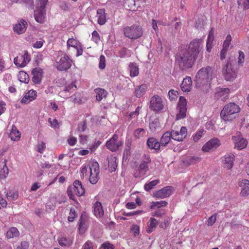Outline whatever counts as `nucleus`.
I'll return each mask as SVG.
<instances>
[{
    "label": "nucleus",
    "mask_w": 249,
    "mask_h": 249,
    "mask_svg": "<svg viewBox=\"0 0 249 249\" xmlns=\"http://www.w3.org/2000/svg\"><path fill=\"white\" fill-rule=\"evenodd\" d=\"M86 218L82 216L80 219L79 225V231L80 233H84L86 230Z\"/></svg>",
    "instance_id": "37998d69"
},
{
    "label": "nucleus",
    "mask_w": 249,
    "mask_h": 249,
    "mask_svg": "<svg viewBox=\"0 0 249 249\" xmlns=\"http://www.w3.org/2000/svg\"><path fill=\"white\" fill-rule=\"evenodd\" d=\"M170 132L172 139L178 142L183 141L187 135V128L184 126L181 127L179 131L172 130Z\"/></svg>",
    "instance_id": "4468645a"
},
{
    "label": "nucleus",
    "mask_w": 249,
    "mask_h": 249,
    "mask_svg": "<svg viewBox=\"0 0 249 249\" xmlns=\"http://www.w3.org/2000/svg\"><path fill=\"white\" fill-rule=\"evenodd\" d=\"M19 231L15 227L11 228L7 231L6 237L8 239L13 238L19 235Z\"/></svg>",
    "instance_id": "58836bf2"
},
{
    "label": "nucleus",
    "mask_w": 249,
    "mask_h": 249,
    "mask_svg": "<svg viewBox=\"0 0 249 249\" xmlns=\"http://www.w3.org/2000/svg\"><path fill=\"white\" fill-rule=\"evenodd\" d=\"M48 122L50 124L52 128L54 129L58 128V122L56 119L52 120L51 118H50L48 119Z\"/></svg>",
    "instance_id": "bf43d9fd"
},
{
    "label": "nucleus",
    "mask_w": 249,
    "mask_h": 249,
    "mask_svg": "<svg viewBox=\"0 0 249 249\" xmlns=\"http://www.w3.org/2000/svg\"><path fill=\"white\" fill-rule=\"evenodd\" d=\"M55 198L54 197L50 198L49 202L46 203V209L50 211L53 210L55 207Z\"/></svg>",
    "instance_id": "603ef678"
},
{
    "label": "nucleus",
    "mask_w": 249,
    "mask_h": 249,
    "mask_svg": "<svg viewBox=\"0 0 249 249\" xmlns=\"http://www.w3.org/2000/svg\"><path fill=\"white\" fill-rule=\"evenodd\" d=\"M29 247V243L27 241H22L20 245L18 246L16 249H27Z\"/></svg>",
    "instance_id": "774afa93"
},
{
    "label": "nucleus",
    "mask_w": 249,
    "mask_h": 249,
    "mask_svg": "<svg viewBox=\"0 0 249 249\" xmlns=\"http://www.w3.org/2000/svg\"><path fill=\"white\" fill-rule=\"evenodd\" d=\"M203 40L202 39H195L189 44L188 49H186L189 51L191 55L197 59L198 54L202 49Z\"/></svg>",
    "instance_id": "1a4fd4ad"
},
{
    "label": "nucleus",
    "mask_w": 249,
    "mask_h": 249,
    "mask_svg": "<svg viewBox=\"0 0 249 249\" xmlns=\"http://www.w3.org/2000/svg\"><path fill=\"white\" fill-rule=\"evenodd\" d=\"M200 161V158L195 156H188L184 157L182 160L183 163L185 166L196 164Z\"/></svg>",
    "instance_id": "a878e982"
},
{
    "label": "nucleus",
    "mask_w": 249,
    "mask_h": 249,
    "mask_svg": "<svg viewBox=\"0 0 249 249\" xmlns=\"http://www.w3.org/2000/svg\"><path fill=\"white\" fill-rule=\"evenodd\" d=\"M142 211H133L129 213H125L124 215L126 216H131L133 215H138L141 214L142 213Z\"/></svg>",
    "instance_id": "338daca9"
},
{
    "label": "nucleus",
    "mask_w": 249,
    "mask_h": 249,
    "mask_svg": "<svg viewBox=\"0 0 249 249\" xmlns=\"http://www.w3.org/2000/svg\"><path fill=\"white\" fill-rule=\"evenodd\" d=\"M204 132V129H199L196 133L193 135V139L195 142H197L202 136L203 133Z\"/></svg>",
    "instance_id": "4d7b16f0"
},
{
    "label": "nucleus",
    "mask_w": 249,
    "mask_h": 249,
    "mask_svg": "<svg viewBox=\"0 0 249 249\" xmlns=\"http://www.w3.org/2000/svg\"><path fill=\"white\" fill-rule=\"evenodd\" d=\"M160 127V124L157 118L154 119L149 124V128L152 132H155Z\"/></svg>",
    "instance_id": "79ce46f5"
},
{
    "label": "nucleus",
    "mask_w": 249,
    "mask_h": 249,
    "mask_svg": "<svg viewBox=\"0 0 249 249\" xmlns=\"http://www.w3.org/2000/svg\"><path fill=\"white\" fill-rule=\"evenodd\" d=\"M220 144V142L217 138H213L209 140L202 146V150L204 152H209L217 148Z\"/></svg>",
    "instance_id": "2eb2a0df"
},
{
    "label": "nucleus",
    "mask_w": 249,
    "mask_h": 249,
    "mask_svg": "<svg viewBox=\"0 0 249 249\" xmlns=\"http://www.w3.org/2000/svg\"><path fill=\"white\" fill-rule=\"evenodd\" d=\"M229 92L230 90L229 89L218 88L216 89L215 97L221 99L222 101H225L228 98L229 95Z\"/></svg>",
    "instance_id": "5701e85b"
},
{
    "label": "nucleus",
    "mask_w": 249,
    "mask_h": 249,
    "mask_svg": "<svg viewBox=\"0 0 249 249\" xmlns=\"http://www.w3.org/2000/svg\"><path fill=\"white\" fill-rule=\"evenodd\" d=\"M214 39V31L213 28H211L209 31L208 36L207 37L206 43V50L207 51L210 53L212 48V43Z\"/></svg>",
    "instance_id": "72a5a7b5"
},
{
    "label": "nucleus",
    "mask_w": 249,
    "mask_h": 249,
    "mask_svg": "<svg viewBox=\"0 0 249 249\" xmlns=\"http://www.w3.org/2000/svg\"><path fill=\"white\" fill-rule=\"evenodd\" d=\"M172 139V134L170 131H167L161 136L160 140V144L161 146H165Z\"/></svg>",
    "instance_id": "473e14b6"
},
{
    "label": "nucleus",
    "mask_w": 249,
    "mask_h": 249,
    "mask_svg": "<svg viewBox=\"0 0 249 249\" xmlns=\"http://www.w3.org/2000/svg\"><path fill=\"white\" fill-rule=\"evenodd\" d=\"M178 92L173 89L170 90L168 92L169 98L170 100H175L177 98Z\"/></svg>",
    "instance_id": "13d9d810"
},
{
    "label": "nucleus",
    "mask_w": 249,
    "mask_h": 249,
    "mask_svg": "<svg viewBox=\"0 0 249 249\" xmlns=\"http://www.w3.org/2000/svg\"><path fill=\"white\" fill-rule=\"evenodd\" d=\"M232 140L235 147L239 150H242L247 146L248 141L240 135L232 136Z\"/></svg>",
    "instance_id": "dca6fc26"
},
{
    "label": "nucleus",
    "mask_w": 249,
    "mask_h": 249,
    "mask_svg": "<svg viewBox=\"0 0 249 249\" xmlns=\"http://www.w3.org/2000/svg\"><path fill=\"white\" fill-rule=\"evenodd\" d=\"M72 63L68 55L61 53L56 59L55 67L59 71H67L71 67Z\"/></svg>",
    "instance_id": "423d86ee"
},
{
    "label": "nucleus",
    "mask_w": 249,
    "mask_h": 249,
    "mask_svg": "<svg viewBox=\"0 0 249 249\" xmlns=\"http://www.w3.org/2000/svg\"><path fill=\"white\" fill-rule=\"evenodd\" d=\"M32 80L35 84H39L42 78V70L38 68H36L32 70Z\"/></svg>",
    "instance_id": "cd10ccee"
},
{
    "label": "nucleus",
    "mask_w": 249,
    "mask_h": 249,
    "mask_svg": "<svg viewBox=\"0 0 249 249\" xmlns=\"http://www.w3.org/2000/svg\"><path fill=\"white\" fill-rule=\"evenodd\" d=\"M213 71L210 66L202 68L197 72L196 76V86L198 88L207 89L210 87V82L213 78Z\"/></svg>",
    "instance_id": "f03ea898"
},
{
    "label": "nucleus",
    "mask_w": 249,
    "mask_h": 249,
    "mask_svg": "<svg viewBox=\"0 0 249 249\" xmlns=\"http://www.w3.org/2000/svg\"><path fill=\"white\" fill-rule=\"evenodd\" d=\"M9 137L14 141H18L20 138V133L16 126H13L10 132Z\"/></svg>",
    "instance_id": "e433bc0d"
},
{
    "label": "nucleus",
    "mask_w": 249,
    "mask_h": 249,
    "mask_svg": "<svg viewBox=\"0 0 249 249\" xmlns=\"http://www.w3.org/2000/svg\"><path fill=\"white\" fill-rule=\"evenodd\" d=\"M19 80L24 83H28L29 81V76L25 71H21L18 75Z\"/></svg>",
    "instance_id": "a18cd8bd"
},
{
    "label": "nucleus",
    "mask_w": 249,
    "mask_h": 249,
    "mask_svg": "<svg viewBox=\"0 0 249 249\" xmlns=\"http://www.w3.org/2000/svg\"><path fill=\"white\" fill-rule=\"evenodd\" d=\"M124 36L131 40H135L141 37L143 35L142 27L137 24L125 27L123 29Z\"/></svg>",
    "instance_id": "39448f33"
},
{
    "label": "nucleus",
    "mask_w": 249,
    "mask_h": 249,
    "mask_svg": "<svg viewBox=\"0 0 249 249\" xmlns=\"http://www.w3.org/2000/svg\"><path fill=\"white\" fill-rule=\"evenodd\" d=\"M124 6L129 10H134L135 7V0H126L124 3Z\"/></svg>",
    "instance_id": "49530a36"
},
{
    "label": "nucleus",
    "mask_w": 249,
    "mask_h": 249,
    "mask_svg": "<svg viewBox=\"0 0 249 249\" xmlns=\"http://www.w3.org/2000/svg\"><path fill=\"white\" fill-rule=\"evenodd\" d=\"M7 199L10 201H13L18 198V193L16 191H10L7 192H5Z\"/></svg>",
    "instance_id": "c03bdc74"
},
{
    "label": "nucleus",
    "mask_w": 249,
    "mask_h": 249,
    "mask_svg": "<svg viewBox=\"0 0 249 249\" xmlns=\"http://www.w3.org/2000/svg\"><path fill=\"white\" fill-rule=\"evenodd\" d=\"M159 221L153 217H151L147 223L146 232L148 233H150L154 231L158 225Z\"/></svg>",
    "instance_id": "bb28decb"
},
{
    "label": "nucleus",
    "mask_w": 249,
    "mask_h": 249,
    "mask_svg": "<svg viewBox=\"0 0 249 249\" xmlns=\"http://www.w3.org/2000/svg\"><path fill=\"white\" fill-rule=\"evenodd\" d=\"M92 39L95 43H98L100 41V36L96 31H94L92 33Z\"/></svg>",
    "instance_id": "e2e57ef3"
},
{
    "label": "nucleus",
    "mask_w": 249,
    "mask_h": 249,
    "mask_svg": "<svg viewBox=\"0 0 249 249\" xmlns=\"http://www.w3.org/2000/svg\"><path fill=\"white\" fill-rule=\"evenodd\" d=\"M231 40V36L230 35H228L226 36V39L225 40L223 44V47L228 49Z\"/></svg>",
    "instance_id": "052dcab7"
},
{
    "label": "nucleus",
    "mask_w": 249,
    "mask_h": 249,
    "mask_svg": "<svg viewBox=\"0 0 249 249\" xmlns=\"http://www.w3.org/2000/svg\"><path fill=\"white\" fill-rule=\"evenodd\" d=\"M192 86V79L190 77L187 76L183 79L180 88L183 91L188 92L191 90Z\"/></svg>",
    "instance_id": "393cba45"
},
{
    "label": "nucleus",
    "mask_w": 249,
    "mask_h": 249,
    "mask_svg": "<svg viewBox=\"0 0 249 249\" xmlns=\"http://www.w3.org/2000/svg\"><path fill=\"white\" fill-rule=\"evenodd\" d=\"M106 67V59L104 55H101L100 57V62L99 67L100 69H104Z\"/></svg>",
    "instance_id": "680f3d73"
},
{
    "label": "nucleus",
    "mask_w": 249,
    "mask_h": 249,
    "mask_svg": "<svg viewBox=\"0 0 249 249\" xmlns=\"http://www.w3.org/2000/svg\"><path fill=\"white\" fill-rule=\"evenodd\" d=\"M173 187H165L154 193V196L157 198H163L169 196L172 194Z\"/></svg>",
    "instance_id": "a211bd4d"
},
{
    "label": "nucleus",
    "mask_w": 249,
    "mask_h": 249,
    "mask_svg": "<svg viewBox=\"0 0 249 249\" xmlns=\"http://www.w3.org/2000/svg\"><path fill=\"white\" fill-rule=\"evenodd\" d=\"M77 89L76 86L74 83H71L65 87L64 91L65 92H72L75 91Z\"/></svg>",
    "instance_id": "6e6d98bb"
},
{
    "label": "nucleus",
    "mask_w": 249,
    "mask_h": 249,
    "mask_svg": "<svg viewBox=\"0 0 249 249\" xmlns=\"http://www.w3.org/2000/svg\"><path fill=\"white\" fill-rule=\"evenodd\" d=\"M216 219V216L215 214L212 215L211 216H210L208 221H207V225L208 226H212L213 225L214 223L215 222Z\"/></svg>",
    "instance_id": "69168bd1"
},
{
    "label": "nucleus",
    "mask_w": 249,
    "mask_h": 249,
    "mask_svg": "<svg viewBox=\"0 0 249 249\" xmlns=\"http://www.w3.org/2000/svg\"><path fill=\"white\" fill-rule=\"evenodd\" d=\"M222 74L227 81H232L237 76V70L230 60L223 67Z\"/></svg>",
    "instance_id": "6e6552de"
},
{
    "label": "nucleus",
    "mask_w": 249,
    "mask_h": 249,
    "mask_svg": "<svg viewBox=\"0 0 249 249\" xmlns=\"http://www.w3.org/2000/svg\"><path fill=\"white\" fill-rule=\"evenodd\" d=\"M128 69L130 71V74L131 77H135L139 74V68L135 63H130L129 65Z\"/></svg>",
    "instance_id": "4c0bfd02"
},
{
    "label": "nucleus",
    "mask_w": 249,
    "mask_h": 249,
    "mask_svg": "<svg viewBox=\"0 0 249 249\" xmlns=\"http://www.w3.org/2000/svg\"><path fill=\"white\" fill-rule=\"evenodd\" d=\"M234 159V155H225L222 158V161L224 167L228 169H231L233 166Z\"/></svg>",
    "instance_id": "aec40b11"
},
{
    "label": "nucleus",
    "mask_w": 249,
    "mask_h": 249,
    "mask_svg": "<svg viewBox=\"0 0 249 249\" xmlns=\"http://www.w3.org/2000/svg\"><path fill=\"white\" fill-rule=\"evenodd\" d=\"M147 145L150 149L156 150H160L161 146L160 142L153 137L148 139Z\"/></svg>",
    "instance_id": "7c9ffc66"
},
{
    "label": "nucleus",
    "mask_w": 249,
    "mask_h": 249,
    "mask_svg": "<svg viewBox=\"0 0 249 249\" xmlns=\"http://www.w3.org/2000/svg\"><path fill=\"white\" fill-rule=\"evenodd\" d=\"M196 59L187 50H181L177 54L176 62L181 71H186L192 67Z\"/></svg>",
    "instance_id": "f257e3e1"
},
{
    "label": "nucleus",
    "mask_w": 249,
    "mask_h": 249,
    "mask_svg": "<svg viewBox=\"0 0 249 249\" xmlns=\"http://www.w3.org/2000/svg\"><path fill=\"white\" fill-rule=\"evenodd\" d=\"M108 162V168L111 172L114 171L117 167V159L115 157L110 156L107 158Z\"/></svg>",
    "instance_id": "c9c22d12"
},
{
    "label": "nucleus",
    "mask_w": 249,
    "mask_h": 249,
    "mask_svg": "<svg viewBox=\"0 0 249 249\" xmlns=\"http://www.w3.org/2000/svg\"><path fill=\"white\" fill-rule=\"evenodd\" d=\"M80 44L79 41L73 38H69L67 42V45L68 48L72 47L75 48Z\"/></svg>",
    "instance_id": "3c124183"
},
{
    "label": "nucleus",
    "mask_w": 249,
    "mask_h": 249,
    "mask_svg": "<svg viewBox=\"0 0 249 249\" xmlns=\"http://www.w3.org/2000/svg\"><path fill=\"white\" fill-rule=\"evenodd\" d=\"M132 232L134 236H137L140 233V227L137 225H133L131 227Z\"/></svg>",
    "instance_id": "0e129e2a"
},
{
    "label": "nucleus",
    "mask_w": 249,
    "mask_h": 249,
    "mask_svg": "<svg viewBox=\"0 0 249 249\" xmlns=\"http://www.w3.org/2000/svg\"><path fill=\"white\" fill-rule=\"evenodd\" d=\"M150 108L155 111H159L163 108V104L161 98L159 95H154L150 100Z\"/></svg>",
    "instance_id": "ddd939ff"
},
{
    "label": "nucleus",
    "mask_w": 249,
    "mask_h": 249,
    "mask_svg": "<svg viewBox=\"0 0 249 249\" xmlns=\"http://www.w3.org/2000/svg\"><path fill=\"white\" fill-rule=\"evenodd\" d=\"M67 193L69 198L74 200L75 196H80L85 194V189L81 182L76 180L74 181L72 185L68 188Z\"/></svg>",
    "instance_id": "0eeeda50"
},
{
    "label": "nucleus",
    "mask_w": 249,
    "mask_h": 249,
    "mask_svg": "<svg viewBox=\"0 0 249 249\" xmlns=\"http://www.w3.org/2000/svg\"><path fill=\"white\" fill-rule=\"evenodd\" d=\"M93 211L95 215L97 217H102L104 215V211L101 202L96 201L93 206Z\"/></svg>",
    "instance_id": "2f4dec72"
},
{
    "label": "nucleus",
    "mask_w": 249,
    "mask_h": 249,
    "mask_svg": "<svg viewBox=\"0 0 249 249\" xmlns=\"http://www.w3.org/2000/svg\"><path fill=\"white\" fill-rule=\"evenodd\" d=\"M186 105L187 102L186 99L182 96H180L177 107V109L178 110V112L177 114V120L181 119L186 116V111L187 110Z\"/></svg>",
    "instance_id": "f8f14e48"
},
{
    "label": "nucleus",
    "mask_w": 249,
    "mask_h": 249,
    "mask_svg": "<svg viewBox=\"0 0 249 249\" xmlns=\"http://www.w3.org/2000/svg\"><path fill=\"white\" fill-rule=\"evenodd\" d=\"M59 244L61 246H70L72 243L71 238L62 237L58 239Z\"/></svg>",
    "instance_id": "a19ab883"
},
{
    "label": "nucleus",
    "mask_w": 249,
    "mask_h": 249,
    "mask_svg": "<svg viewBox=\"0 0 249 249\" xmlns=\"http://www.w3.org/2000/svg\"><path fill=\"white\" fill-rule=\"evenodd\" d=\"M6 160H4L3 161H1L0 162V167L1 169L0 170V178L4 179L8 176L9 173V170L6 165Z\"/></svg>",
    "instance_id": "c756f323"
},
{
    "label": "nucleus",
    "mask_w": 249,
    "mask_h": 249,
    "mask_svg": "<svg viewBox=\"0 0 249 249\" xmlns=\"http://www.w3.org/2000/svg\"><path fill=\"white\" fill-rule=\"evenodd\" d=\"M242 188L241 194L243 196H247L249 195V180L248 179H242L239 184Z\"/></svg>",
    "instance_id": "c85d7f7f"
},
{
    "label": "nucleus",
    "mask_w": 249,
    "mask_h": 249,
    "mask_svg": "<svg viewBox=\"0 0 249 249\" xmlns=\"http://www.w3.org/2000/svg\"><path fill=\"white\" fill-rule=\"evenodd\" d=\"M159 182L160 180L159 179L152 180L144 185V189L146 191H149Z\"/></svg>",
    "instance_id": "8fccbe9b"
},
{
    "label": "nucleus",
    "mask_w": 249,
    "mask_h": 249,
    "mask_svg": "<svg viewBox=\"0 0 249 249\" xmlns=\"http://www.w3.org/2000/svg\"><path fill=\"white\" fill-rule=\"evenodd\" d=\"M48 0H36V8L45 9Z\"/></svg>",
    "instance_id": "5fc2aeb1"
},
{
    "label": "nucleus",
    "mask_w": 249,
    "mask_h": 249,
    "mask_svg": "<svg viewBox=\"0 0 249 249\" xmlns=\"http://www.w3.org/2000/svg\"><path fill=\"white\" fill-rule=\"evenodd\" d=\"M37 96L36 91L34 90H30L28 92L26 93L24 97L21 99V103L24 104H28L30 102L34 100Z\"/></svg>",
    "instance_id": "b1692460"
},
{
    "label": "nucleus",
    "mask_w": 249,
    "mask_h": 249,
    "mask_svg": "<svg viewBox=\"0 0 249 249\" xmlns=\"http://www.w3.org/2000/svg\"><path fill=\"white\" fill-rule=\"evenodd\" d=\"M122 144V142L119 140L118 136L116 134H114L106 142L107 148L111 151H117Z\"/></svg>",
    "instance_id": "9d476101"
},
{
    "label": "nucleus",
    "mask_w": 249,
    "mask_h": 249,
    "mask_svg": "<svg viewBox=\"0 0 249 249\" xmlns=\"http://www.w3.org/2000/svg\"><path fill=\"white\" fill-rule=\"evenodd\" d=\"M81 173L84 177L89 178L91 184H95L100 178L99 165L96 161H90L88 165H83Z\"/></svg>",
    "instance_id": "7ed1b4c3"
},
{
    "label": "nucleus",
    "mask_w": 249,
    "mask_h": 249,
    "mask_svg": "<svg viewBox=\"0 0 249 249\" xmlns=\"http://www.w3.org/2000/svg\"><path fill=\"white\" fill-rule=\"evenodd\" d=\"M96 94V100L98 101H101L104 98H105L107 95V91L104 89L101 88H96L94 89Z\"/></svg>",
    "instance_id": "f704fd0d"
},
{
    "label": "nucleus",
    "mask_w": 249,
    "mask_h": 249,
    "mask_svg": "<svg viewBox=\"0 0 249 249\" xmlns=\"http://www.w3.org/2000/svg\"><path fill=\"white\" fill-rule=\"evenodd\" d=\"M148 169L147 163L145 161H143L134 173V177L136 178H143L146 176Z\"/></svg>",
    "instance_id": "f3484780"
},
{
    "label": "nucleus",
    "mask_w": 249,
    "mask_h": 249,
    "mask_svg": "<svg viewBox=\"0 0 249 249\" xmlns=\"http://www.w3.org/2000/svg\"><path fill=\"white\" fill-rule=\"evenodd\" d=\"M240 110L239 107L234 103H230L224 106L220 113V117L224 121H230L234 119Z\"/></svg>",
    "instance_id": "20e7f679"
},
{
    "label": "nucleus",
    "mask_w": 249,
    "mask_h": 249,
    "mask_svg": "<svg viewBox=\"0 0 249 249\" xmlns=\"http://www.w3.org/2000/svg\"><path fill=\"white\" fill-rule=\"evenodd\" d=\"M145 134V131L143 128H138L136 129L133 133L134 136L136 139H139L142 137Z\"/></svg>",
    "instance_id": "864d4df0"
},
{
    "label": "nucleus",
    "mask_w": 249,
    "mask_h": 249,
    "mask_svg": "<svg viewBox=\"0 0 249 249\" xmlns=\"http://www.w3.org/2000/svg\"><path fill=\"white\" fill-rule=\"evenodd\" d=\"M167 205V202L165 201H160L152 202L150 206L151 209H155L156 208H160L161 207H165Z\"/></svg>",
    "instance_id": "de8ad7c7"
},
{
    "label": "nucleus",
    "mask_w": 249,
    "mask_h": 249,
    "mask_svg": "<svg viewBox=\"0 0 249 249\" xmlns=\"http://www.w3.org/2000/svg\"><path fill=\"white\" fill-rule=\"evenodd\" d=\"M27 26V22L24 19H20L18 23L16 24L13 27L14 32L18 35L24 33L26 30Z\"/></svg>",
    "instance_id": "6ab92c4d"
},
{
    "label": "nucleus",
    "mask_w": 249,
    "mask_h": 249,
    "mask_svg": "<svg viewBox=\"0 0 249 249\" xmlns=\"http://www.w3.org/2000/svg\"><path fill=\"white\" fill-rule=\"evenodd\" d=\"M147 89V87L145 84H142L139 86L135 90V94L137 97H141L143 96Z\"/></svg>",
    "instance_id": "ea45409f"
},
{
    "label": "nucleus",
    "mask_w": 249,
    "mask_h": 249,
    "mask_svg": "<svg viewBox=\"0 0 249 249\" xmlns=\"http://www.w3.org/2000/svg\"><path fill=\"white\" fill-rule=\"evenodd\" d=\"M46 149V144L43 141L38 142L35 147V150L40 153H43Z\"/></svg>",
    "instance_id": "09e8293b"
},
{
    "label": "nucleus",
    "mask_w": 249,
    "mask_h": 249,
    "mask_svg": "<svg viewBox=\"0 0 249 249\" xmlns=\"http://www.w3.org/2000/svg\"><path fill=\"white\" fill-rule=\"evenodd\" d=\"M30 60V55L27 51H25L23 54H20L14 58V63L17 67L23 68L26 66Z\"/></svg>",
    "instance_id": "9b49d317"
},
{
    "label": "nucleus",
    "mask_w": 249,
    "mask_h": 249,
    "mask_svg": "<svg viewBox=\"0 0 249 249\" xmlns=\"http://www.w3.org/2000/svg\"><path fill=\"white\" fill-rule=\"evenodd\" d=\"M96 18L97 22L99 25H104L107 20L105 10L104 9H98L96 12Z\"/></svg>",
    "instance_id": "412c9836"
},
{
    "label": "nucleus",
    "mask_w": 249,
    "mask_h": 249,
    "mask_svg": "<svg viewBox=\"0 0 249 249\" xmlns=\"http://www.w3.org/2000/svg\"><path fill=\"white\" fill-rule=\"evenodd\" d=\"M46 10L36 8L34 11V17L38 23H43L45 20Z\"/></svg>",
    "instance_id": "4be33fe9"
}]
</instances>
